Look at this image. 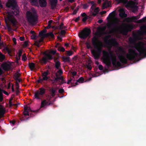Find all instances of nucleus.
Wrapping results in <instances>:
<instances>
[{"mask_svg": "<svg viewBox=\"0 0 146 146\" xmlns=\"http://www.w3.org/2000/svg\"><path fill=\"white\" fill-rule=\"evenodd\" d=\"M6 6L7 8L11 9H12V12H10L9 11H7V17L5 19V22L9 21H10L13 25H15L16 23V21L15 19L13 18V15H18L19 13L18 8L16 2L15 0H8V3L6 4Z\"/></svg>", "mask_w": 146, "mask_h": 146, "instance_id": "f257e3e1", "label": "nucleus"}, {"mask_svg": "<svg viewBox=\"0 0 146 146\" xmlns=\"http://www.w3.org/2000/svg\"><path fill=\"white\" fill-rule=\"evenodd\" d=\"M92 42L96 49L91 50V52L94 58L98 59L99 58L100 55L102 44L101 41L98 40L96 36H95L93 38Z\"/></svg>", "mask_w": 146, "mask_h": 146, "instance_id": "f03ea898", "label": "nucleus"}, {"mask_svg": "<svg viewBox=\"0 0 146 146\" xmlns=\"http://www.w3.org/2000/svg\"><path fill=\"white\" fill-rule=\"evenodd\" d=\"M110 58L113 64L114 65L116 61V57L112 55H110L107 51L104 50L103 51V56L101 60L104 63L108 65H110L111 64Z\"/></svg>", "mask_w": 146, "mask_h": 146, "instance_id": "7ed1b4c3", "label": "nucleus"}, {"mask_svg": "<svg viewBox=\"0 0 146 146\" xmlns=\"http://www.w3.org/2000/svg\"><path fill=\"white\" fill-rule=\"evenodd\" d=\"M37 17L36 11L34 8H32L30 11L27 13L26 17L27 21L32 25H33L36 23Z\"/></svg>", "mask_w": 146, "mask_h": 146, "instance_id": "20e7f679", "label": "nucleus"}, {"mask_svg": "<svg viewBox=\"0 0 146 146\" xmlns=\"http://www.w3.org/2000/svg\"><path fill=\"white\" fill-rule=\"evenodd\" d=\"M111 14L110 21L108 23L107 25L108 27L114 25H116L119 24L120 22L119 19L117 18L116 16V14L114 11L112 14L110 13L109 15Z\"/></svg>", "mask_w": 146, "mask_h": 146, "instance_id": "39448f33", "label": "nucleus"}, {"mask_svg": "<svg viewBox=\"0 0 146 146\" xmlns=\"http://www.w3.org/2000/svg\"><path fill=\"white\" fill-rule=\"evenodd\" d=\"M146 45L143 43L139 42L135 45V48L136 51H137L140 54L146 55Z\"/></svg>", "mask_w": 146, "mask_h": 146, "instance_id": "423d86ee", "label": "nucleus"}, {"mask_svg": "<svg viewBox=\"0 0 146 146\" xmlns=\"http://www.w3.org/2000/svg\"><path fill=\"white\" fill-rule=\"evenodd\" d=\"M56 50H50L49 51H46L44 53V56L43 57L42 60L44 63H46L48 60H51L53 58L51 54H54L56 53Z\"/></svg>", "mask_w": 146, "mask_h": 146, "instance_id": "0eeeda50", "label": "nucleus"}, {"mask_svg": "<svg viewBox=\"0 0 146 146\" xmlns=\"http://www.w3.org/2000/svg\"><path fill=\"white\" fill-rule=\"evenodd\" d=\"M119 3H122L124 4H126L127 7H130L131 8L134 7L135 9H137V2H134L132 1H130L127 2V0H116Z\"/></svg>", "mask_w": 146, "mask_h": 146, "instance_id": "6e6552de", "label": "nucleus"}, {"mask_svg": "<svg viewBox=\"0 0 146 146\" xmlns=\"http://www.w3.org/2000/svg\"><path fill=\"white\" fill-rule=\"evenodd\" d=\"M90 33V29L85 28L79 33L78 36L80 38L85 39L89 36Z\"/></svg>", "mask_w": 146, "mask_h": 146, "instance_id": "1a4fd4ad", "label": "nucleus"}, {"mask_svg": "<svg viewBox=\"0 0 146 146\" xmlns=\"http://www.w3.org/2000/svg\"><path fill=\"white\" fill-rule=\"evenodd\" d=\"M138 55V54L136 52V50L130 49L128 53L126 55V58L130 59H133Z\"/></svg>", "mask_w": 146, "mask_h": 146, "instance_id": "9d476101", "label": "nucleus"}, {"mask_svg": "<svg viewBox=\"0 0 146 146\" xmlns=\"http://www.w3.org/2000/svg\"><path fill=\"white\" fill-rule=\"evenodd\" d=\"M91 3L92 5L90 8V11L92 12L93 15H95L99 12V9L98 7L96 8V4L93 1H92Z\"/></svg>", "mask_w": 146, "mask_h": 146, "instance_id": "9b49d317", "label": "nucleus"}, {"mask_svg": "<svg viewBox=\"0 0 146 146\" xmlns=\"http://www.w3.org/2000/svg\"><path fill=\"white\" fill-rule=\"evenodd\" d=\"M140 36L141 37L139 38V39H143V36L146 35V26H142L141 28L140 31Z\"/></svg>", "mask_w": 146, "mask_h": 146, "instance_id": "f8f14e48", "label": "nucleus"}, {"mask_svg": "<svg viewBox=\"0 0 146 146\" xmlns=\"http://www.w3.org/2000/svg\"><path fill=\"white\" fill-rule=\"evenodd\" d=\"M48 72L47 71H46L43 73L42 74V78H40L38 81V82H42L43 80H46L48 78Z\"/></svg>", "mask_w": 146, "mask_h": 146, "instance_id": "ddd939ff", "label": "nucleus"}, {"mask_svg": "<svg viewBox=\"0 0 146 146\" xmlns=\"http://www.w3.org/2000/svg\"><path fill=\"white\" fill-rule=\"evenodd\" d=\"M118 11L119 12V16L121 18H123L127 16V14L125 13V11L123 8H120Z\"/></svg>", "mask_w": 146, "mask_h": 146, "instance_id": "4468645a", "label": "nucleus"}, {"mask_svg": "<svg viewBox=\"0 0 146 146\" xmlns=\"http://www.w3.org/2000/svg\"><path fill=\"white\" fill-rule=\"evenodd\" d=\"M2 67L5 70H8L11 67V64L9 62H4L1 64Z\"/></svg>", "mask_w": 146, "mask_h": 146, "instance_id": "2eb2a0df", "label": "nucleus"}, {"mask_svg": "<svg viewBox=\"0 0 146 146\" xmlns=\"http://www.w3.org/2000/svg\"><path fill=\"white\" fill-rule=\"evenodd\" d=\"M46 32V29H44L42 31V32H40L39 33V35L41 37V39L39 40L38 42H40L42 41V40H43V38L45 37H46V34H45V33ZM38 41H36V42H38Z\"/></svg>", "mask_w": 146, "mask_h": 146, "instance_id": "dca6fc26", "label": "nucleus"}, {"mask_svg": "<svg viewBox=\"0 0 146 146\" xmlns=\"http://www.w3.org/2000/svg\"><path fill=\"white\" fill-rule=\"evenodd\" d=\"M2 92L7 95H9V94L7 92L5 91L2 90L1 88H0V102H1L3 100L2 94Z\"/></svg>", "mask_w": 146, "mask_h": 146, "instance_id": "f3484780", "label": "nucleus"}, {"mask_svg": "<svg viewBox=\"0 0 146 146\" xmlns=\"http://www.w3.org/2000/svg\"><path fill=\"white\" fill-rule=\"evenodd\" d=\"M5 112L4 107L2 106H0V117L3 116Z\"/></svg>", "mask_w": 146, "mask_h": 146, "instance_id": "a211bd4d", "label": "nucleus"}, {"mask_svg": "<svg viewBox=\"0 0 146 146\" xmlns=\"http://www.w3.org/2000/svg\"><path fill=\"white\" fill-rule=\"evenodd\" d=\"M50 2L52 8V9H54L56 6L57 3V0H50Z\"/></svg>", "mask_w": 146, "mask_h": 146, "instance_id": "6ab92c4d", "label": "nucleus"}, {"mask_svg": "<svg viewBox=\"0 0 146 146\" xmlns=\"http://www.w3.org/2000/svg\"><path fill=\"white\" fill-rule=\"evenodd\" d=\"M42 96L41 94H40L39 91H37L35 93L34 97L35 98L37 99H39Z\"/></svg>", "mask_w": 146, "mask_h": 146, "instance_id": "aec40b11", "label": "nucleus"}, {"mask_svg": "<svg viewBox=\"0 0 146 146\" xmlns=\"http://www.w3.org/2000/svg\"><path fill=\"white\" fill-rule=\"evenodd\" d=\"M40 6L41 7H44L46 5V0H39Z\"/></svg>", "mask_w": 146, "mask_h": 146, "instance_id": "412c9836", "label": "nucleus"}, {"mask_svg": "<svg viewBox=\"0 0 146 146\" xmlns=\"http://www.w3.org/2000/svg\"><path fill=\"white\" fill-rule=\"evenodd\" d=\"M50 104V103H48L46 100H45L42 102L41 103V107H43L44 106L49 105Z\"/></svg>", "mask_w": 146, "mask_h": 146, "instance_id": "4be33fe9", "label": "nucleus"}, {"mask_svg": "<svg viewBox=\"0 0 146 146\" xmlns=\"http://www.w3.org/2000/svg\"><path fill=\"white\" fill-rule=\"evenodd\" d=\"M130 26L129 25H127L125 27L123 28V30H124L126 33L128 31H131V29L130 28Z\"/></svg>", "mask_w": 146, "mask_h": 146, "instance_id": "5701e85b", "label": "nucleus"}, {"mask_svg": "<svg viewBox=\"0 0 146 146\" xmlns=\"http://www.w3.org/2000/svg\"><path fill=\"white\" fill-rule=\"evenodd\" d=\"M111 3L110 1H106L103 4V7L104 8L111 6Z\"/></svg>", "mask_w": 146, "mask_h": 146, "instance_id": "b1692460", "label": "nucleus"}, {"mask_svg": "<svg viewBox=\"0 0 146 146\" xmlns=\"http://www.w3.org/2000/svg\"><path fill=\"white\" fill-rule=\"evenodd\" d=\"M30 2L32 5L38 6V3L37 0H30Z\"/></svg>", "mask_w": 146, "mask_h": 146, "instance_id": "393cba45", "label": "nucleus"}, {"mask_svg": "<svg viewBox=\"0 0 146 146\" xmlns=\"http://www.w3.org/2000/svg\"><path fill=\"white\" fill-rule=\"evenodd\" d=\"M35 64L33 63H29V66L31 70H33L35 68Z\"/></svg>", "mask_w": 146, "mask_h": 146, "instance_id": "a878e982", "label": "nucleus"}, {"mask_svg": "<svg viewBox=\"0 0 146 146\" xmlns=\"http://www.w3.org/2000/svg\"><path fill=\"white\" fill-rule=\"evenodd\" d=\"M50 92L51 95L52 96H55L56 90L52 88L50 90Z\"/></svg>", "mask_w": 146, "mask_h": 146, "instance_id": "bb28decb", "label": "nucleus"}, {"mask_svg": "<svg viewBox=\"0 0 146 146\" xmlns=\"http://www.w3.org/2000/svg\"><path fill=\"white\" fill-rule=\"evenodd\" d=\"M119 59L121 62L123 63H125L127 62V60L126 58L123 56L119 57Z\"/></svg>", "mask_w": 146, "mask_h": 146, "instance_id": "cd10ccee", "label": "nucleus"}, {"mask_svg": "<svg viewBox=\"0 0 146 146\" xmlns=\"http://www.w3.org/2000/svg\"><path fill=\"white\" fill-rule=\"evenodd\" d=\"M19 75L18 74H15V78L17 82H19L21 81L20 79L19 78Z\"/></svg>", "mask_w": 146, "mask_h": 146, "instance_id": "c85d7f7f", "label": "nucleus"}, {"mask_svg": "<svg viewBox=\"0 0 146 146\" xmlns=\"http://www.w3.org/2000/svg\"><path fill=\"white\" fill-rule=\"evenodd\" d=\"M38 91H39L40 94H41L42 95L45 93V89L43 88H40Z\"/></svg>", "mask_w": 146, "mask_h": 146, "instance_id": "c756f323", "label": "nucleus"}, {"mask_svg": "<svg viewBox=\"0 0 146 146\" xmlns=\"http://www.w3.org/2000/svg\"><path fill=\"white\" fill-rule=\"evenodd\" d=\"M46 36H49L51 38H53L54 35L52 32H50L46 34Z\"/></svg>", "mask_w": 146, "mask_h": 146, "instance_id": "7c9ffc66", "label": "nucleus"}, {"mask_svg": "<svg viewBox=\"0 0 146 146\" xmlns=\"http://www.w3.org/2000/svg\"><path fill=\"white\" fill-rule=\"evenodd\" d=\"M5 57L4 55L3 54L0 52V60L1 61H3L5 59Z\"/></svg>", "mask_w": 146, "mask_h": 146, "instance_id": "2f4dec72", "label": "nucleus"}, {"mask_svg": "<svg viewBox=\"0 0 146 146\" xmlns=\"http://www.w3.org/2000/svg\"><path fill=\"white\" fill-rule=\"evenodd\" d=\"M12 100H13V98L12 97L10 99V100L9 101V106H14V105H15V106L17 105L16 104H14L13 103V102L12 101Z\"/></svg>", "mask_w": 146, "mask_h": 146, "instance_id": "473e14b6", "label": "nucleus"}, {"mask_svg": "<svg viewBox=\"0 0 146 146\" xmlns=\"http://www.w3.org/2000/svg\"><path fill=\"white\" fill-rule=\"evenodd\" d=\"M60 62L57 60L55 63V66L56 68L58 69L60 67Z\"/></svg>", "mask_w": 146, "mask_h": 146, "instance_id": "72a5a7b5", "label": "nucleus"}, {"mask_svg": "<svg viewBox=\"0 0 146 146\" xmlns=\"http://www.w3.org/2000/svg\"><path fill=\"white\" fill-rule=\"evenodd\" d=\"M52 21V20H50L49 21L48 23V26L45 27V29L49 28L51 27V25Z\"/></svg>", "mask_w": 146, "mask_h": 146, "instance_id": "f704fd0d", "label": "nucleus"}, {"mask_svg": "<svg viewBox=\"0 0 146 146\" xmlns=\"http://www.w3.org/2000/svg\"><path fill=\"white\" fill-rule=\"evenodd\" d=\"M24 110H27L28 111H31V110L29 107L28 106H24Z\"/></svg>", "mask_w": 146, "mask_h": 146, "instance_id": "c9c22d12", "label": "nucleus"}, {"mask_svg": "<svg viewBox=\"0 0 146 146\" xmlns=\"http://www.w3.org/2000/svg\"><path fill=\"white\" fill-rule=\"evenodd\" d=\"M62 73V72L61 70H58L56 73V76H57L61 75Z\"/></svg>", "mask_w": 146, "mask_h": 146, "instance_id": "e433bc0d", "label": "nucleus"}, {"mask_svg": "<svg viewBox=\"0 0 146 146\" xmlns=\"http://www.w3.org/2000/svg\"><path fill=\"white\" fill-rule=\"evenodd\" d=\"M19 82H17L15 83V86H16V92H19L18 89L19 88V86L18 84Z\"/></svg>", "mask_w": 146, "mask_h": 146, "instance_id": "4c0bfd02", "label": "nucleus"}, {"mask_svg": "<svg viewBox=\"0 0 146 146\" xmlns=\"http://www.w3.org/2000/svg\"><path fill=\"white\" fill-rule=\"evenodd\" d=\"M84 82V79L82 77L80 78L78 80L77 82L82 83Z\"/></svg>", "mask_w": 146, "mask_h": 146, "instance_id": "58836bf2", "label": "nucleus"}, {"mask_svg": "<svg viewBox=\"0 0 146 146\" xmlns=\"http://www.w3.org/2000/svg\"><path fill=\"white\" fill-rule=\"evenodd\" d=\"M58 50L60 51H64L65 50L64 48L62 47H58Z\"/></svg>", "mask_w": 146, "mask_h": 146, "instance_id": "ea45409f", "label": "nucleus"}, {"mask_svg": "<svg viewBox=\"0 0 146 146\" xmlns=\"http://www.w3.org/2000/svg\"><path fill=\"white\" fill-rule=\"evenodd\" d=\"M64 61L65 62H69L70 61V58L69 57H66L64 58Z\"/></svg>", "mask_w": 146, "mask_h": 146, "instance_id": "a19ab883", "label": "nucleus"}, {"mask_svg": "<svg viewBox=\"0 0 146 146\" xmlns=\"http://www.w3.org/2000/svg\"><path fill=\"white\" fill-rule=\"evenodd\" d=\"M65 27L64 26L63 24L61 23V25L59 26V28L60 29H62L65 28Z\"/></svg>", "mask_w": 146, "mask_h": 146, "instance_id": "79ce46f5", "label": "nucleus"}, {"mask_svg": "<svg viewBox=\"0 0 146 146\" xmlns=\"http://www.w3.org/2000/svg\"><path fill=\"white\" fill-rule=\"evenodd\" d=\"M73 54L72 52L71 51H67V54L68 56H70Z\"/></svg>", "mask_w": 146, "mask_h": 146, "instance_id": "37998d69", "label": "nucleus"}, {"mask_svg": "<svg viewBox=\"0 0 146 146\" xmlns=\"http://www.w3.org/2000/svg\"><path fill=\"white\" fill-rule=\"evenodd\" d=\"M22 54V51L21 50H19V52H18V55L19 57V58H20V57L21 55Z\"/></svg>", "mask_w": 146, "mask_h": 146, "instance_id": "c03bdc74", "label": "nucleus"}, {"mask_svg": "<svg viewBox=\"0 0 146 146\" xmlns=\"http://www.w3.org/2000/svg\"><path fill=\"white\" fill-rule=\"evenodd\" d=\"M24 114L25 115H29V111H27L25 110H24V111L23 112Z\"/></svg>", "mask_w": 146, "mask_h": 146, "instance_id": "a18cd8bd", "label": "nucleus"}, {"mask_svg": "<svg viewBox=\"0 0 146 146\" xmlns=\"http://www.w3.org/2000/svg\"><path fill=\"white\" fill-rule=\"evenodd\" d=\"M27 58L26 56L24 55L22 56V60L23 61H25L26 60Z\"/></svg>", "mask_w": 146, "mask_h": 146, "instance_id": "49530a36", "label": "nucleus"}, {"mask_svg": "<svg viewBox=\"0 0 146 146\" xmlns=\"http://www.w3.org/2000/svg\"><path fill=\"white\" fill-rule=\"evenodd\" d=\"M36 37V36L35 35H33L31 36V38L33 39H35Z\"/></svg>", "mask_w": 146, "mask_h": 146, "instance_id": "de8ad7c7", "label": "nucleus"}, {"mask_svg": "<svg viewBox=\"0 0 146 146\" xmlns=\"http://www.w3.org/2000/svg\"><path fill=\"white\" fill-rule=\"evenodd\" d=\"M28 44V43L27 41H25L23 44V46H24L26 47L27 46Z\"/></svg>", "mask_w": 146, "mask_h": 146, "instance_id": "09e8293b", "label": "nucleus"}, {"mask_svg": "<svg viewBox=\"0 0 146 146\" xmlns=\"http://www.w3.org/2000/svg\"><path fill=\"white\" fill-rule=\"evenodd\" d=\"M98 68L100 70H102L103 68V66L102 65H99L98 66Z\"/></svg>", "mask_w": 146, "mask_h": 146, "instance_id": "8fccbe9b", "label": "nucleus"}, {"mask_svg": "<svg viewBox=\"0 0 146 146\" xmlns=\"http://www.w3.org/2000/svg\"><path fill=\"white\" fill-rule=\"evenodd\" d=\"M59 92L60 93H62L64 92V90L62 89H60L59 90Z\"/></svg>", "mask_w": 146, "mask_h": 146, "instance_id": "3c124183", "label": "nucleus"}, {"mask_svg": "<svg viewBox=\"0 0 146 146\" xmlns=\"http://www.w3.org/2000/svg\"><path fill=\"white\" fill-rule=\"evenodd\" d=\"M88 5L87 4H84L83 6V8L84 9H85L88 7Z\"/></svg>", "mask_w": 146, "mask_h": 146, "instance_id": "603ef678", "label": "nucleus"}, {"mask_svg": "<svg viewBox=\"0 0 146 146\" xmlns=\"http://www.w3.org/2000/svg\"><path fill=\"white\" fill-rule=\"evenodd\" d=\"M20 40L21 41H23L24 40V37H20Z\"/></svg>", "mask_w": 146, "mask_h": 146, "instance_id": "864d4df0", "label": "nucleus"}, {"mask_svg": "<svg viewBox=\"0 0 146 146\" xmlns=\"http://www.w3.org/2000/svg\"><path fill=\"white\" fill-rule=\"evenodd\" d=\"M76 72L75 71L73 72L72 73V75L74 76L76 75Z\"/></svg>", "mask_w": 146, "mask_h": 146, "instance_id": "5fc2aeb1", "label": "nucleus"}, {"mask_svg": "<svg viewBox=\"0 0 146 146\" xmlns=\"http://www.w3.org/2000/svg\"><path fill=\"white\" fill-rule=\"evenodd\" d=\"M87 19L86 17H84L83 19H82V21H83V22H85L86 21V20Z\"/></svg>", "mask_w": 146, "mask_h": 146, "instance_id": "6e6d98bb", "label": "nucleus"}, {"mask_svg": "<svg viewBox=\"0 0 146 146\" xmlns=\"http://www.w3.org/2000/svg\"><path fill=\"white\" fill-rule=\"evenodd\" d=\"M65 33V31L64 30L61 31V33L62 35L64 34Z\"/></svg>", "mask_w": 146, "mask_h": 146, "instance_id": "4d7b16f0", "label": "nucleus"}, {"mask_svg": "<svg viewBox=\"0 0 146 146\" xmlns=\"http://www.w3.org/2000/svg\"><path fill=\"white\" fill-rule=\"evenodd\" d=\"M80 19V18L79 17H77V18H76L75 20V21H76V22H77Z\"/></svg>", "mask_w": 146, "mask_h": 146, "instance_id": "13d9d810", "label": "nucleus"}, {"mask_svg": "<svg viewBox=\"0 0 146 146\" xmlns=\"http://www.w3.org/2000/svg\"><path fill=\"white\" fill-rule=\"evenodd\" d=\"M106 13V11H103L102 12H101L100 13L101 14H103L105 13Z\"/></svg>", "mask_w": 146, "mask_h": 146, "instance_id": "bf43d9fd", "label": "nucleus"}, {"mask_svg": "<svg viewBox=\"0 0 146 146\" xmlns=\"http://www.w3.org/2000/svg\"><path fill=\"white\" fill-rule=\"evenodd\" d=\"M57 38L60 41L62 40V38L60 36H58L57 37Z\"/></svg>", "mask_w": 146, "mask_h": 146, "instance_id": "052dcab7", "label": "nucleus"}, {"mask_svg": "<svg viewBox=\"0 0 146 146\" xmlns=\"http://www.w3.org/2000/svg\"><path fill=\"white\" fill-rule=\"evenodd\" d=\"M30 33H31L32 34H33V35H35V33L34 31H31Z\"/></svg>", "mask_w": 146, "mask_h": 146, "instance_id": "680f3d73", "label": "nucleus"}, {"mask_svg": "<svg viewBox=\"0 0 146 146\" xmlns=\"http://www.w3.org/2000/svg\"><path fill=\"white\" fill-rule=\"evenodd\" d=\"M12 91L13 92H14L15 91V90H14V88L13 87V85H12Z\"/></svg>", "mask_w": 146, "mask_h": 146, "instance_id": "e2e57ef3", "label": "nucleus"}, {"mask_svg": "<svg viewBox=\"0 0 146 146\" xmlns=\"http://www.w3.org/2000/svg\"><path fill=\"white\" fill-rule=\"evenodd\" d=\"M98 22L99 23H101L102 22V21L101 20H100L98 21Z\"/></svg>", "mask_w": 146, "mask_h": 146, "instance_id": "0e129e2a", "label": "nucleus"}, {"mask_svg": "<svg viewBox=\"0 0 146 146\" xmlns=\"http://www.w3.org/2000/svg\"><path fill=\"white\" fill-rule=\"evenodd\" d=\"M87 48H90V46L89 44H87Z\"/></svg>", "mask_w": 146, "mask_h": 146, "instance_id": "69168bd1", "label": "nucleus"}, {"mask_svg": "<svg viewBox=\"0 0 146 146\" xmlns=\"http://www.w3.org/2000/svg\"><path fill=\"white\" fill-rule=\"evenodd\" d=\"M11 84L10 83H9L8 84V88L9 89L10 88L11 86Z\"/></svg>", "mask_w": 146, "mask_h": 146, "instance_id": "338daca9", "label": "nucleus"}, {"mask_svg": "<svg viewBox=\"0 0 146 146\" xmlns=\"http://www.w3.org/2000/svg\"><path fill=\"white\" fill-rule=\"evenodd\" d=\"M13 40L14 42H15L16 41V39L15 38H13Z\"/></svg>", "mask_w": 146, "mask_h": 146, "instance_id": "774afa93", "label": "nucleus"}]
</instances>
